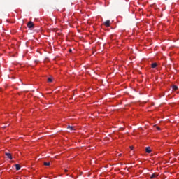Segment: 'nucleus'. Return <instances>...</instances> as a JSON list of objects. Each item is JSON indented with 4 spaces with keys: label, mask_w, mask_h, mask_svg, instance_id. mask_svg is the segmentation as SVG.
<instances>
[{
    "label": "nucleus",
    "mask_w": 179,
    "mask_h": 179,
    "mask_svg": "<svg viewBox=\"0 0 179 179\" xmlns=\"http://www.w3.org/2000/svg\"><path fill=\"white\" fill-rule=\"evenodd\" d=\"M27 27H29V29H33V27H34V24L33 23V22H29L27 23Z\"/></svg>",
    "instance_id": "f257e3e1"
},
{
    "label": "nucleus",
    "mask_w": 179,
    "mask_h": 179,
    "mask_svg": "<svg viewBox=\"0 0 179 179\" xmlns=\"http://www.w3.org/2000/svg\"><path fill=\"white\" fill-rule=\"evenodd\" d=\"M156 66H157V63H152V64H151V67H152V68H156Z\"/></svg>",
    "instance_id": "6e6552de"
},
{
    "label": "nucleus",
    "mask_w": 179,
    "mask_h": 179,
    "mask_svg": "<svg viewBox=\"0 0 179 179\" xmlns=\"http://www.w3.org/2000/svg\"><path fill=\"white\" fill-rule=\"evenodd\" d=\"M156 177H157V174L153 173V174L150 176V178H151V179H153V178H156Z\"/></svg>",
    "instance_id": "0eeeda50"
},
{
    "label": "nucleus",
    "mask_w": 179,
    "mask_h": 179,
    "mask_svg": "<svg viewBox=\"0 0 179 179\" xmlns=\"http://www.w3.org/2000/svg\"><path fill=\"white\" fill-rule=\"evenodd\" d=\"M69 52H72V50L70 49V50H69Z\"/></svg>",
    "instance_id": "4468645a"
},
{
    "label": "nucleus",
    "mask_w": 179,
    "mask_h": 179,
    "mask_svg": "<svg viewBox=\"0 0 179 179\" xmlns=\"http://www.w3.org/2000/svg\"><path fill=\"white\" fill-rule=\"evenodd\" d=\"M6 156H7V157L8 159H10V160H12L13 157H12V154L9 153V152H6L5 153Z\"/></svg>",
    "instance_id": "f03ea898"
},
{
    "label": "nucleus",
    "mask_w": 179,
    "mask_h": 179,
    "mask_svg": "<svg viewBox=\"0 0 179 179\" xmlns=\"http://www.w3.org/2000/svg\"><path fill=\"white\" fill-rule=\"evenodd\" d=\"M67 129H70V131H75V127H72V126H68L67 127Z\"/></svg>",
    "instance_id": "20e7f679"
},
{
    "label": "nucleus",
    "mask_w": 179,
    "mask_h": 179,
    "mask_svg": "<svg viewBox=\"0 0 179 179\" xmlns=\"http://www.w3.org/2000/svg\"><path fill=\"white\" fill-rule=\"evenodd\" d=\"M104 26H106V27H110V20H106L104 23H103Z\"/></svg>",
    "instance_id": "7ed1b4c3"
},
{
    "label": "nucleus",
    "mask_w": 179,
    "mask_h": 179,
    "mask_svg": "<svg viewBox=\"0 0 179 179\" xmlns=\"http://www.w3.org/2000/svg\"><path fill=\"white\" fill-rule=\"evenodd\" d=\"M145 152L147 153H150V152H152V150H150V147L145 148Z\"/></svg>",
    "instance_id": "39448f33"
},
{
    "label": "nucleus",
    "mask_w": 179,
    "mask_h": 179,
    "mask_svg": "<svg viewBox=\"0 0 179 179\" xmlns=\"http://www.w3.org/2000/svg\"><path fill=\"white\" fill-rule=\"evenodd\" d=\"M66 171H68V170L65 169V172L66 173Z\"/></svg>",
    "instance_id": "2eb2a0df"
},
{
    "label": "nucleus",
    "mask_w": 179,
    "mask_h": 179,
    "mask_svg": "<svg viewBox=\"0 0 179 179\" xmlns=\"http://www.w3.org/2000/svg\"><path fill=\"white\" fill-rule=\"evenodd\" d=\"M48 82H52V78H48Z\"/></svg>",
    "instance_id": "9b49d317"
},
{
    "label": "nucleus",
    "mask_w": 179,
    "mask_h": 179,
    "mask_svg": "<svg viewBox=\"0 0 179 179\" xmlns=\"http://www.w3.org/2000/svg\"><path fill=\"white\" fill-rule=\"evenodd\" d=\"M131 150H134V147H130Z\"/></svg>",
    "instance_id": "ddd939ff"
},
{
    "label": "nucleus",
    "mask_w": 179,
    "mask_h": 179,
    "mask_svg": "<svg viewBox=\"0 0 179 179\" xmlns=\"http://www.w3.org/2000/svg\"><path fill=\"white\" fill-rule=\"evenodd\" d=\"M15 166L17 171H19V170H20V165L17 164L15 165Z\"/></svg>",
    "instance_id": "423d86ee"
},
{
    "label": "nucleus",
    "mask_w": 179,
    "mask_h": 179,
    "mask_svg": "<svg viewBox=\"0 0 179 179\" xmlns=\"http://www.w3.org/2000/svg\"><path fill=\"white\" fill-rule=\"evenodd\" d=\"M157 129L158 131H160V127H157Z\"/></svg>",
    "instance_id": "f8f14e48"
},
{
    "label": "nucleus",
    "mask_w": 179,
    "mask_h": 179,
    "mask_svg": "<svg viewBox=\"0 0 179 179\" xmlns=\"http://www.w3.org/2000/svg\"><path fill=\"white\" fill-rule=\"evenodd\" d=\"M44 166H50V162H44Z\"/></svg>",
    "instance_id": "9d476101"
},
{
    "label": "nucleus",
    "mask_w": 179,
    "mask_h": 179,
    "mask_svg": "<svg viewBox=\"0 0 179 179\" xmlns=\"http://www.w3.org/2000/svg\"><path fill=\"white\" fill-rule=\"evenodd\" d=\"M172 89L173 90H177L178 89V87H177L176 85H173Z\"/></svg>",
    "instance_id": "1a4fd4ad"
}]
</instances>
